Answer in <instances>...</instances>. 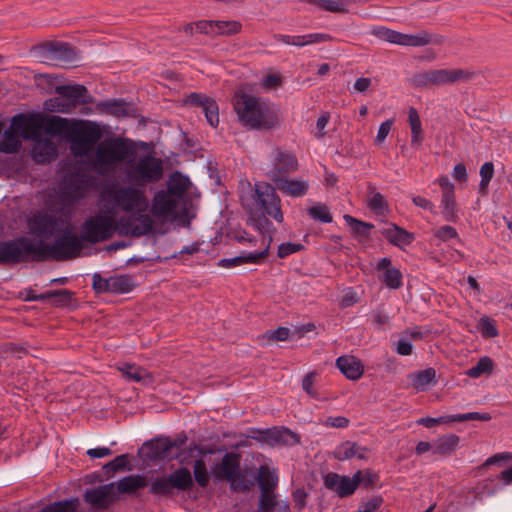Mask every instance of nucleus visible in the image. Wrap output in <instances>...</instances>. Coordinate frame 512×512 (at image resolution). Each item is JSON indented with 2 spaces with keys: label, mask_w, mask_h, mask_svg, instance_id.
Segmentation results:
<instances>
[{
  "label": "nucleus",
  "mask_w": 512,
  "mask_h": 512,
  "mask_svg": "<svg viewBox=\"0 0 512 512\" xmlns=\"http://www.w3.org/2000/svg\"><path fill=\"white\" fill-rule=\"evenodd\" d=\"M164 175L162 159L147 154L130 160L124 170L129 185L113 184L106 187L105 207L116 204L125 213L147 214L149 199L145 187L159 182Z\"/></svg>",
  "instance_id": "obj_1"
},
{
  "label": "nucleus",
  "mask_w": 512,
  "mask_h": 512,
  "mask_svg": "<svg viewBox=\"0 0 512 512\" xmlns=\"http://www.w3.org/2000/svg\"><path fill=\"white\" fill-rule=\"evenodd\" d=\"M28 224L32 234L44 239L55 237L56 240L54 244L48 245L41 240L20 238L22 261H39L47 258L65 260L80 254L81 240L72 233L71 225L66 219L39 213L34 215Z\"/></svg>",
  "instance_id": "obj_2"
},
{
  "label": "nucleus",
  "mask_w": 512,
  "mask_h": 512,
  "mask_svg": "<svg viewBox=\"0 0 512 512\" xmlns=\"http://www.w3.org/2000/svg\"><path fill=\"white\" fill-rule=\"evenodd\" d=\"M101 191L99 198V213L86 220L82 225L81 238L91 243L109 239L117 231L121 235L142 236L153 228V220L149 214L128 213L127 216L117 218L122 208L116 204L105 207L104 194Z\"/></svg>",
  "instance_id": "obj_3"
},
{
  "label": "nucleus",
  "mask_w": 512,
  "mask_h": 512,
  "mask_svg": "<svg viewBox=\"0 0 512 512\" xmlns=\"http://www.w3.org/2000/svg\"><path fill=\"white\" fill-rule=\"evenodd\" d=\"M233 107L239 122L250 129L269 131L280 127L279 108L275 105L246 93H237Z\"/></svg>",
  "instance_id": "obj_4"
},
{
  "label": "nucleus",
  "mask_w": 512,
  "mask_h": 512,
  "mask_svg": "<svg viewBox=\"0 0 512 512\" xmlns=\"http://www.w3.org/2000/svg\"><path fill=\"white\" fill-rule=\"evenodd\" d=\"M46 132L65 134L70 142V150L76 157L88 156L102 137L99 126L92 122H73L58 116L46 120Z\"/></svg>",
  "instance_id": "obj_5"
},
{
  "label": "nucleus",
  "mask_w": 512,
  "mask_h": 512,
  "mask_svg": "<svg viewBox=\"0 0 512 512\" xmlns=\"http://www.w3.org/2000/svg\"><path fill=\"white\" fill-rule=\"evenodd\" d=\"M134 148L128 139L116 137L99 142L96 145L90 162L100 174L114 171L121 163L126 162L134 155Z\"/></svg>",
  "instance_id": "obj_6"
},
{
  "label": "nucleus",
  "mask_w": 512,
  "mask_h": 512,
  "mask_svg": "<svg viewBox=\"0 0 512 512\" xmlns=\"http://www.w3.org/2000/svg\"><path fill=\"white\" fill-rule=\"evenodd\" d=\"M249 187H251L249 185ZM241 202L247 209H259L266 216L273 218L277 223L284 220L281 209V199L275 187L267 182H258L250 188V194L241 195Z\"/></svg>",
  "instance_id": "obj_7"
},
{
  "label": "nucleus",
  "mask_w": 512,
  "mask_h": 512,
  "mask_svg": "<svg viewBox=\"0 0 512 512\" xmlns=\"http://www.w3.org/2000/svg\"><path fill=\"white\" fill-rule=\"evenodd\" d=\"M371 34L380 40L410 47H423L431 43V35L426 31L417 34H404L391 30L384 26H377L371 30Z\"/></svg>",
  "instance_id": "obj_8"
},
{
  "label": "nucleus",
  "mask_w": 512,
  "mask_h": 512,
  "mask_svg": "<svg viewBox=\"0 0 512 512\" xmlns=\"http://www.w3.org/2000/svg\"><path fill=\"white\" fill-rule=\"evenodd\" d=\"M362 471L356 472L353 477L329 472L323 477L324 486L344 498L352 495L361 483Z\"/></svg>",
  "instance_id": "obj_9"
},
{
  "label": "nucleus",
  "mask_w": 512,
  "mask_h": 512,
  "mask_svg": "<svg viewBox=\"0 0 512 512\" xmlns=\"http://www.w3.org/2000/svg\"><path fill=\"white\" fill-rule=\"evenodd\" d=\"M180 200L161 190L155 193L151 203V214L163 221H173L179 212Z\"/></svg>",
  "instance_id": "obj_10"
},
{
  "label": "nucleus",
  "mask_w": 512,
  "mask_h": 512,
  "mask_svg": "<svg viewBox=\"0 0 512 512\" xmlns=\"http://www.w3.org/2000/svg\"><path fill=\"white\" fill-rule=\"evenodd\" d=\"M134 286L132 277L128 275L111 276L108 278H104L98 273L93 275V288L98 293L124 294L130 292Z\"/></svg>",
  "instance_id": "obj_11"
},
{
  "label": "nucleus",
  "mask_w": 512,
  "mask_h": 512,
  "mask_svg": "<svg viewBox=\"0 0 512 512\" xmlns=\"http://www.w3.org/2000/svg\"><path fill=\"white\" fill-rule=\"evenodd\" d=\"M46 129V122L39 116L16 115L12 118L10 128L21 139L35 140L40 136L42 128Z\"/></svg>",
  "instance_id": "obj_12"
},
{
  "label": "nucleus",
  "mask_w": 512,
  "mask_h": 512,
  "mask_svg": "<svg viewBox=\"0 0 512 512\" xmlns=\"http://www.w3.org/2000/svg\"><path fill=\"white\" fill-rule=\"evenodd\" d=\"M298 170V161L293 154L276 150L272 167L268 170L267 176L274 183L281 181L286 175Z\"/></svg>",
  "instance_id": "obj_13"
},
{
  "label": "nucleus",
  "mask_w": 512,
  "mask_h": 512,
  "mask_svg": "<svg viewBox=\"0 0 512 512\" xmlns=\"http://www.w3.org/2000/svg\"><path fill=\"white\" fill-rule=\"evenodd\" d=\"M258 436L252 435L251 438L264 442L270 446L288 445L292 446L299 443V436L287 428H272L267 430H253Z\"/></svg>",
  "instance_id": "obj_14"
},
{
  "label": "nucleus",
  "mask_w": 512,
  "mask_h": 512,
  "mask_svg": "<svg viewBox=\"0 0 512 512\" xmlns=\"http://www.w3.org/2000/svg\"><path fill=\"white\" fill-rule=\"evenodd\" d=\"M84 499L94 508H107L110 504L118 499L117 493L115 492V483L111 482L93 489L86 490Z\"/></svg>",
  "instance_id": "obj_15"
},
{
  "label": "nucleus",
  "mask_w": 512,
  "mask_h": 512,
  "mask_svg": "<svg viewBox=\"0 0 512 512\" xmlns=\"http://www.w3.org/2000/svg\"><path fill=\"white\" fill-rule=\"evenodd\" d=\"M240 468L239 457L233 453H227L222 458L221 463L215 469L217 478L226 479L231 487H241L238 483V474Z\"/></svg>",
  "instance_id": "obj_16"
},
{
  "label": "nucleus",
  "mask_w": 512,
  "mask_h": 512,
  "mask_svg": "<svg viewBox=\"0 0 512 512\" xmlns=\"http://www.w3.org/2000/svg\"><path fill=\"white\" fill-rule=\"evenodd\" d=\"M434 87L454 84L457 82H466L474 76V72L460 68H443L432 70Z\"/></svg>",
  "instance_id": "obj_17"
},
{
  "label": "nucleus",
  "mask_w": 512,
  "mask_h": 512,
  "mask_svg": "<svg viewBox=\"0 0 512 512\" xmlns=\"http://www.w3.org/2000/svg\"><path fill=\"white\" fill-rule=\"evenodd\" d=\"M187 102L201 108V111L205 114L207 122L212 126L216 127L219 123V108L215 100L208 98L203 94L191 93Z\"/></svg>",
  "instance_id": "obj_18"
},
{
  "label": "nucleus",
  "mask_w": 512,
  "mask_h": 512,
  "mask_svg": "<svg viewBox=\"0 0 512 512\" xmlns=\"http://www.w3.org/2000/svg\"><path fill=\"white\" fill-rule=\"evenodd\" d=\"M271 244L270 237L263 238V249L258 252H247L233 258L222 259L219 265L225 268H231L245 263H259L268 255Z\"/></svg>",
  "instance_id": "obj_19"
},
{
  "label": "nucleus",
  "mask_w": 512,
  "mask_h": 512,
  "mask_svg": "<svg viewBox=\"0 0 512 512\" xmlns=\"http://www.w3.org/2000/svg\"><path fill=\"white\" fill-rule=\"evenodd\" d=\"M33 141L31 155L38 163H47L57 157V146L50 138L41 135Z\"/></svg>",
  "instance_id": "obj_20"
},
{
  "label": "nucleus",
  "mask_w": 512,
  "mask_h": 512,
  "mask_svg": "<svg viewBox=\"0 0 512 512\" xmlns=\"http://www.w3.org/2000/svg\"><path fill=\"white\" fill-rule=\"evenodd\" d=\"M89 188V179L84 174H73L63 182L65 196L72 200L83 198Z\"/></svg>",
  "instance_id": "obj_21"
},
{
  "label": "nucleus",
  "mask_w": 512,
  "mask_h": 512,
  "mask_svg": "<svg viewBox=\"0 0 512 512\" xmlns=\"http://www.w3.org/2000/svg\"><path fill=\"white\" fill-rule=\"evenodd\" d=\"M275 39L286 45L304 47L306 45L331 41L332 37L329 34L325 33H311L306 35L278 34L275 36Z\"/></svg>",
  "instance_id": "obj_22"
},
{
  "label": "nucleus",
  "mask_w": 512,
  "mask_h": 512,
  "mask_svg": "<svg viewBox=\"0 0 512 512\" xmlns=\"http://www.w3.org/2000/svg\"><path fill=\"white\" fill-rule=\"evenodd\" d=\"M96 109L102 114H108L115 117L130 116L135 112L133 105L121 99L101 101L97 103Z\"/></svg>",
  "instance_id": "obj_23"
},
{
  "label": "nucleus",
  "mask_w": 512,
  "mask_h": 512,
  "mask_svg": "<svg viewBox=\"0 0 512 512\" xmlns=\"http://www.w3.org/2000/svg\"><path fill=\"white\" fill-rule=\"evenodd\" d=\"M55 91L58 95H63L69 102H72L74 108L91 102L86 87L80 84L57 86Z\"/></svg>",
  "instance_id": "obj_24"
},
{
  "label": "nucleus",
  "mask_w": 512,
  "mask_h": 512,
  "mask_svg": "<svg viewBox=\"0 0 512 512\" xmlns=\"http://www.w3.org/2000/svg\"><path fill=\"white\" fill-rule=\"evenodd\" d=\"M336 366L350 380H358L364 373L363 364L352 355H344L337 358Z\"/></svg>",
  "instance_id": "obj_25"
},
{
  "label": "nucleus",
  "mask_w": 512,
  "mask_h": 512,
  "mask_svg": "<svg viewBox=\"0 0 512 512\" xmlns=\"http://www.w3.org/2000/svg\"><path fill=\"white\" fill-rule=\"evenodd\" d=\"M174 444L168 438H157L143 445L141 451L149 460L167 457Z\"/></svg>",
  "instance_id": "obj_26"
},
{
  "label": "nucleus",
  "mask_w": 512,
  "mask_h": 512,
  "mask_svg": "<svg viewBox=\"0 0 512 512\" xmlns=\"http://www.w3.org/2000/svg\"><path fill=\"white\" fill-rule=\"evenodd\" d=\"M275 184L282 193L295 198L306 195L309 189V183L298 178L285 177Z\"/></svg>",
  "instance_id": "obj_27"
},
{
  "label": "nucleus",
  "mask_w": 512,
  "mask_h": 512,
  "mask_svg": "<svg viewBox=\"0 0 512 512\" xmlns=\"http://www.w3.org/2000/svg\"><path fill=\"white\" fill-rule=\"evenodd\" d=\"M367 454V448L359 446L351 441H345L341 443L335 448L333 452L334 458L339 461L348 460L353 457H357L358 459H366Z\"/></svg>",
  "instance_id": "obj_28"
},
{
  "label": "nucleus",
  "mask_w": 512,
  "mask_h": 512,
  "mask_svg": "<svg viewBox=\"0 0 512 512\" xmlns=\"http://www.w3.org/2000/svg\"><path fill=\"white\" fill-rule=\"evenodd\" d=\"M114 483L117 498L119 497V494L134 493L148 484L146 477L143 475H129Z\"/></svg>",
  "instance_id": "obj_29"
},
{
  "label": "nucleus",
  "mask_w": 512,
  "mask_h": 512,
  "mask_svg": "<svg viewBox=\"0 0 512 512\" xmlns=\"http://www.w3.org/2000/svg\"><path fill=\"white\" fill-rule=\"evenodd\" d=\"M382 235L387 240H389V242L398 247L409 245L414 240L412 233L400 228L395 224H391L387 228L383 229Z\"/></svg>",
  "instance_id": "obj_30"
},
{
  "label": "nucleus",
  "mask_w": 512,
  "mask_h": 512,
  "mask_svg": "<svg viewBox=\"0 0 512 512\" xmlns=\"http://www.w3.org/2000/svg\"><path fill=\"white\" fill-rule=\"evenodd\" d=\"M20 238L13 241L0 242V263L21 262Z\"/></svg>",
  "instance_id": "obj_31"
},
{
  "label": "nucleus",
  "mask_w": 512,
  "mask_h": 512,
  "mask_svg": "<svg viewBox=\"0 0 512 512\" xmlns=\"http://www.w3.org/2000/svg\"><path fill=\"white\" fill-rule=\"evenodd\" d=\"M189 185L190 181L186 176L179 172H175L170 176L167 189L165 191L181 201L182 197L188 190Z\"/></svg>",
  "instance_id": "obj_32"
},
{
  "label": "nucleus",
  "mask_w": 512,
  "mask_h": 512,
  "mask_svg": "<svg viewBox=\"0 0 512 512\" xmlns=\"http://www.w3.org/2000/svg\"><path fill=\"white\" fill-rule=\"evenodd\" d=\"M310 4L318 6L320 9L333 13H346L351 4L359 0H306Z\"/></svg>",
  "instance_id": "obj_33"
},
{
  "label": "nucleus",
  "mask_w": 512,
  "mask_h": 512,
  "mask_svg": "<svg viewBox=\"0 0 512 512\" xmlns=\"http://www.w3.org/2000/svg\"><path fill=\"white\" fill-rule=\"evenodd\" d=\"M257 481L261 491H273L278 485L276 470L267 465H262L259 468Z\"/></svg>",
  "instance_id": "obj_34"
},
{
  "label": "nucleus",
  "mask_w": 512,
  "mask_h": 512,
  "mask_svg": "<svg viewBox=\"0 0 512 512\" xmlns=\"http://www.w3.org/2000/svg\"><path fill=\"white\" fill-rule=\"evenodd\" d=\"M122 375L131 381L149 384L152 382V376L143 368L133 364H123L119 367Z\"/></svg>",
  "instance_id": "obj_35"
},
{
  "label": "nucleus",
  "mask_w": 512,
  "mask_h": 512,
  "mask_svg": "<svg viewBox=\"0 0 512 512\" xmlns=\"http://www.w3.org/2000/svg\"><path fill=\"white\" fill-rule=\"evenodd\" d=\"M435 378L436 372L433 368H427L409 375L413 387L418 391L426 390L431 384L435 383Z\"/></svg>",
  "instance_id": "obj_36"
},
{
  "label": "nucleus",
  "mask_w": 512,
  "mask_h": 512,
  "mask_svg": "<svg viewBox=\"0 0 512 512\" xmlns=\"http://www.w3.org/2000/svg\"><path fill=\"white\" fill-rule=\"evenodd\" d=\"M408 122L411 129V145L419 147L423 142L422 123L417 110L411 107L408 111Z\"/></svg>",
  "instance_id": "obj_37"
},
{
  "label": "nucleus",
  "mask_w": 512,
  "mask_h": 512,
  "mask_svg": "<svg viewBox=\"0 0 512 512\" xmlns=\"http://www.w3.org/2000/svg\"><path fill=\"white\" fill-rule=\"evenodd\" d=\"M173 489L186 491L193 485L191 472L188 468L182 467L168 475Z\"/></svg>",
  "instance_id": "obj_38"
},
{
  "label": "nucleus",
  "mask_w": 512,
  "mask_h": 512,
  "mask_svg": "<svg viewBox=\"0 0 512 512\" xmlns=\"http://www.w3.org/2000/svg\"><path fill=\"white\" fill-rule=\"evenodd\" d=\"M368 191L367 207L377 215H385L388 212V204L384 196L372 185L368 186Z\"/></svg>",
  "instance_id": "obj_39"
},
{
  "label": "nucleus",
  "mask_w": 512,
  "mask_h": 512,
  "mask_svg": "<svg viewBox=\"0 0 512 512\" xmlns=\"http://www.w3.org/2000/svg\"><path fill=\"white\" fill-rule=\"evenodd\" d=\"M48 57L59 63H71L76 59V53L66 44H56L49 49Z\"/></svg>",
  "instance_id": "obj_40"
},
{
  "label": "nucleus",
  "mask_w": 512,
  "mask_h": 512,
  "mask_svg": "<svg viewBox=\"0 0 512 512\" xmlns=\"http://www.w3.org/2000/svg\"><path fill=\"white\" fill-rule=\"evenodd\" d=\"M459 437L455 434L446 435L438 439L434 444V453L439 455H450L458 446Z\"/></svg>",
  "instance_id": "obj_41"
},
{
  "label": "nucleus",
  "mask_w": 512,
  "mask_h": 512,
  "mask_svg": "<svg viewBox=\"0 0 512 512\" xmlns=\"http://www.w3.org/2000/svg\"><path fill=\"white\" fill-rule=\"evenodd\" d=\"M44 109L50 112L71 113L75 108L63 95L48 99L44 103Z\"/></svg>",
  "instance_id": "obj_42"
},
{
  "label": "nucleus",
  "mask_w": 512,
  "mask_h": 512,
  "mask_svg": "<svg viewBox=\"0 0 512 512\" xmlns=\"http://www.w3.org/2000/svg\"><path fill=\"white\" fill-rule=\"evenodd\" d=\"M20 147V138L18 135L9 127L3 133L0 139V151L3 153H15Z\"/></svg>",
  "instance_id": "obj_43"
},
{
  "label": "nucleus",
  "mask_w": 512,
  "mask_h": 512,
  "mask_svg": "<svg viewBox=\"0 0 512 512\" xmlns=\"http://www.w3.org/2000/svg\"><path fill=\"white\" fill-rule=\"evenodd\" d=\"M242 24L236 20L214 21V36H231L238 34Z\"/></svg>",
  "instance_id": "obj_44"
},
{
  "label": "nucleus",
  "mask_w": 512,
  "mask_h": 512,
  "mask_svg": "<svg viewBox=\"0 0 512 512\" xmlns=\"http://www.w3.org/2000/svg\"><path fill=\"white\" fill-rule=\"evenodd\" d=\"M441 205L444 219L446 221H456L457 210L454 192L442 194Z\"/></svg>",
  "instance_id": "obj_45"
},
{
  "label": "nucleus",
  "mask_w": 512,
  "mask_h": 512,
  "mask_svg": "<svg viewBox=\"0 0 512 512\" xmlns=\"http://www.w3.org/2000/svg\"><path fill=\"white\" fill-rule=\"evenodd\" d=\"M309 216L322 223H331L333 221L332 214L328 206L324 203L318 202L307 209Z\"/></svg>",
  "instance_id": "obj_46"
},
{
  "label": "nucleus",
  "mask_w": 512,
  "mask_h": 512,
  "mask_svg": "<svg viewBox=\"0 0 512 512\" xmlns=\"http://www.w3.org/2000/svg\"><path fill=\"white\" fill-rule=\"evenodd\" d=\"M78 506V499H67L49 504L40 512H78Z\"/></svg>",
  "instance_id": "obj_47"
},
{
  "label": "nucleus",
  "mask_w": 512,
  "mask_h": 512,
  "mask_svg": "<svg viewBox=\"0 0 512 512\" xmlns=\"http://www.w3.org/2000/svg\"><path fill=\"white\" fill-rule=\"evenodd\" d=\"M72 293L69 290H55L47 291L38 296L33 297L34 300H49L54 299V303L57 305H66L70 302Z\"/></svg>",
  "instance_id": "obj_48"
},
{
  "label": "nucleus",
  "mask_w": 512,
  "mask_h": 512,
  "mask_svg": "<svg viewBox=\"0 0 512 512\" xmlns=\"http://www.w3.org/2000/svg\"><path fill=\"white\" fill-rule=\"evenodd\" d=\"M494 363L489 357H482L477 364L467 370L466 374L471 378H478L483 374H490L493 370Z\"/></svg>",
  "instance_id": "obj_49"
},
{
  "label": "nucleus",
  "mask_w": 512,
  "mask_h": 512,
  "mask_svg": "<svg viewBox=\"0 0 512 512\" xmlns=\"http://www.w3.org/2000/svg\"><path fill=\"white\" fill-rule=\"evenodd\" d=\"M169 476H161L155 478L150 485V492L157 495H168L172 492L173 487L169 481Z\"/></svg>",
  "instance_id": "obj_50"
},
{
  "label": "nucleus",
  "mask_w": 512,
  "mask_h": 512,
  "mask_svg": "<svg viewBox=\"0 0 512 512\" xmlns=\"http://www.w3.org/2000/svg\"><path fill=\"white\" fill-rule=\"evenodd\" d=\"M452 239H458L457 230L450 225H443L433 230V240L440 242H448Z\"/></svg>",
  "instance_id": "obj_51"
},
{
  "label": "nucleus",
  "mask_w": 512,
  "mask_h": 512,
  "mask_svg": "<svg viewBox=\"0 0 512 512\" xmlns=\"http://www.w3.org/2000/svg\"><path fill=\"white\" fill-rule=\"evenodd\" d=\"M481 180L479 190L482 194H486L489 183L494 175V165L492 162H485L480 168Z\"/></svg>",
  "instance_id": "obj_52"
},
{
  "label": "nucleus",
  "mask_w": 512,
  "mask_h": 512,
  "mask_svg": "<svg viewBox=\"0 0 512 512\" xmlns=\"http://www.w3.org/2000/svg\"><path fill=\"white\" fill-rule=\"evenodd\" d=\"M382 281L390 289H398L402 285V275L396 268L386 269Z\"/></svg>",
  "instance_id": "obj_53"
},
{
  "label": "nucleus",
  "mask_w": 512,
  "mask_h": 512,
  "mask_svg": "<svg viewBox=\"0 0 512 512\" xmlns=\"http://www.w3.org/2000/svg\"><path fill=\"white\" fill-rule=\"evenodd\" d=\"M345 222L351 227L353 232L367 236L373 225L357 220L356 218L350 216V215H344Z\"/></svg>",
  "instance_id": "obj_54"
},
{
  "label": "nucleus",
  "mask_w": 512,
  "mask_h": 512,
  "mask_svg": "<svg viewBox=\"0 0 512 512\" xmlns=\"http://www.w3.org/2000/svg\"><path fill=\"white\" fill-rule=\"evenodd\" d=\"M194 476L199 486L205 487L209 482V473L203 460H196L194 463Z\"/></svg>",
  "instance_id": "obj_55"
},
{
  "label": "nucleus",
  "mask_w": 512,
  "mask_h": 512,
  "mask_svg": "<svg viewBox=\"0 0 512 512\" xmlns=\"http://www.w3.org/2000/svg\"><path fill=\"white\" fill-rule=\"evenodd\" d=\"M277 500L273 491H261L259 497V510L258 512H269L272 511L276 505Z\"/></svg>",
  "instance_id": "obj_56"
},
{
  "label": "nucleus",
  "mask_w": 512,
  "mask_h": 512,
  "mask_svg": "<svg viewBox=\"0 0 512 512\" xmlns=\"http://www.w3.org/2000/svg\"><path fill=\"white\" fill-rule=\"evenodd\" d=\"M433 73L432 70L420 72L412 77V83L415 87L420 89L433 88Z\"/></svg>",
  "instance_id": "obj_57"
},
{
  "label": "nucleus",
  "mask_w": 512,
  "mask_h": 512,
  "mask_svg": "<svg viewBox=\"0 0 512 512\" xmlns=\"http://www.w3.org/2000/svg\"><path fill=\"white\" fill-rule=\"evenodd\" d=\"M490 419H491L490 414L479 413V412H469V413L449 416V420L451 422H463V421H469V420L489 421Z\"/></svg>",
  "instance_id": "obj_58"
},
{
  "label": "nucleus",
  "mask_w": 512,
  "mask_h": 512,
  "mask_svg": "<svg viewBox=\"0 0 512 512\" xmlns=\"http://www.w3.org/2000/svg\"><path fill=\"white\" fill-rule=\"evenodd\" d=\"M478 328L481 334L485 337L492 338L498 335V330L494 322L488 317H482L479 319Z\"/></svg>",
  "instance_id": "obj_59"
},
{
  "label": "nucleus",
  "mask_w": 512,
  "mask_h": 512,
  "mask_svg": "<svg viewBox=\"0 0 512 512\" xmlns=\"http://www.w3.org/2000/svg\"><path fill=\"white\" fill-rule=\"evenodd\" d=\"M308 493L303 488H297L292 493L293 506L297 511H302L308 501Z\"/></svg>",
  "instance_id": "obj_60"
},
{
  "label": "nucleus",
  "mask_w": 512,
  "mask_h": 512,
  "mask_svg": "<svg viewBox=\"0 0 512 512\" xmlns=\"http://www.w3.org/2000/svg\"><path fill=\"white\" fill-rule=\"evenodd\" d=\"M250 224L253 228L257 229L261 234V240L263 241L264 237H271V235H266V233L269 231L271 223L270 221L265 217H258V218H252L250 220Z\"/></svg>",
  "instance_id": "obj_61"
},
{
  "label": "nucleus",
  "mask_w": 512,
  "mask_h": 512,
  "mask_svg": "<svg viewBox=\"0 0 512 512\" xmlns=\"http://www.w3.org/2000/svg\"><path fill=\"white\" fill-rule=\"evenodd\" d=\"M290 335V330L286 327H279L275 330L267 331L262 337L272 341H285Z\"/></svg>",
  "instance_id": "obj_62"
},
{
  "label": "nucleus",
  "mask_w": 512,
  "mask_h": 512,
  "mask_svg": "<svg viewBox=\"0 0 512 512\" xmlns=\"http://www.w3.org/2000/svg\"><path fill=\"white\" fill-rule=\"evenodd\" d=\"M303 248L304 246L300 243H282L278 247V256L280 258H285L293 253L301 251Z\"/></svg>",
  "instance_id": "obj_63"
},
{
  "label": "nucleus",
  "mask_w": 512,
  "mask_h": 512,
  "mask_svg": "<svg viewBox=\"0 0 512 512\" xmlns=\"http://www.w3.org/2000/svg\"><path fill=\"white\" fill-rule=\"evenodd\" d=\"M393 123H394L393 119H388V120L384 121L383 123H381V125L379 126V129H378L376 138H375L376 145H381L385 141L386 137L388 136V134L391 131Z\"/></svg>",
  "instance_id": "obj_64"
}]
</instances>
